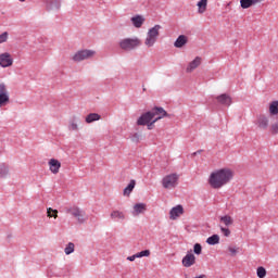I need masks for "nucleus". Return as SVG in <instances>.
<instances>
[{
	"instance_id": "b1692460",
	"label": "nucleus",
	"mask_w": 278,
	"mask_h": 278,
	"mask_svg": "<svg viewBox=\"0 0 278 278\" xmlns=\"http://www.w3.org/2000/svg\"><path fill=\"white\" fill-rule=\"evenodd\" d=\"M112 220H125V213L122 211H113L111 213Z\"/></svg>"
},
{
	"instance_id": "58836bf2",
	"label": "nucleus",
	"mask_w": 278,
	"mask_h": 278,
	"mask_svg": "<svg viewBox=\"0 0 278 278\" xmlns=\"http://www.w3.org/2000/svg\"><path fill=\"white\" fill-rule=\"evenodd\" d=\"M228 251H229L230 255H237V253H238V249L233 248V247H229Z\"/></svg>"
},
{
	"instance_id": "ddd939ff",
	"label": "nucleus",
	"mask_w": 278,
	"mask_h": 278,
	"mask_svg": "<svg viewBox=\"0 0 278 278\" xmlns=\"http://www.w3.org/2000/svg\"><path fill=\"white\" fill-rule=\"evenodd\" d=\"M202 62H203V59H201V56H197L193 61H191L188 64L186 72L192 73L193 71H197V68H199L201 66Z\"/></svg>"
},
{
	"instance_id": "39448f33",
	"label": "nucleus",
	"mask_w": 278,
	"mask_h": 278,
	"mask_svg": "<svg viewBox=\"0 0 278 278\" xmlns=\"http://www.w3.org/2000/svg\"><path fill=\"white\" fill-rule=\"evenodd\" d=\"M178 181H179V175L169 174L163 178L162 186L166 190H173V188H177Z\"/></svg>"
},
{
	"instance_id": "6e6552de",
	"label": "nucleus",
	"mask_w": 278,
	"mask_h": 278,
	"mask_svg": "<svg viewBox=\"0 0 278 278\" xmlns=\"http://www.w3.org/2000/svg\"><path fill=\"white\" fill-rule=\"evenodd\" d=\"M12 64H14V59H12V54H10V52L0 54V66L2 68H10Z\"/></svg>"
},
{
	"instance_id": "bb28decb",
	"label": "nucleus",
	"mask_w": 278,
	"mask_h": 278,
	"mask_svg": "<svg viewBox=\"0 0 278 278\" xmlns=\"http://www.w3.org/2000/svg\"><path fill=\"white\" fill-rule=\"evenodd\" d=\"M206 242L214 247V244H218L220 242V237L218 235H213L206 239Z\"/></svg>"
},
{
	"instance_id": "c756f323",
	"label": "nucleus",
	"mask_w": 278,
	"mask_h": 278,
	"mask_svg": "<svg viewBox=\"0 0 278 278\" xmlns=\"http://www.w3.org/2000/svg\"><path fill=\"white\" fill-rule=\"evenodd\" d=\"M149 255H151V251L150 250H143L141 252L136 253L135 257H137V258L149 257Z\"/></svg>"
},
{
	"instance_id": "2eb2a0df",
	"label": "nucleus",
	"mask_w": 278,
	"mask_h": 278,
	"mask_svg": "<svg viewBox=\"0 0 278 278\" xmlns=\"http://www.w3.org/2000/svg\"><path fill=\"white\" fill-rule=\"evenodd\" d=\"M181 214H184V206L177 205L170 210L169 218H170V220H177V218H179V216H181Z\"/></svg>"
},
{
	"instance_id": "a878e982",
	"label": "nucleus",
	"mask_w": 278,
	"mask_h": 278,
	"mask_svg": "<svg viewBox=\"0 0 278 278\" xmlns=\"http://www.w3.org/2000/svg\"><path fill=\"white\" fill-rule=\"evenodd\" d=\"M269 114H270V116H277V114H278V101H273L269 104Z\"/></svg>"
},
{
	"instance_id": "e433bc0d",
	"label": "nucleus",
	"mask_w": 278,
	"mask_h": 278,
	"mask_svg": "<svg viewBox=\"0 0 278 278\" xmlns=\"http://www.w3.org/2000/svg\"><path fill=\"white\" fill-rule=\"evenodd\" d=\"M155 119H152V122H149L148 124H146V126L148 127L149 130H151L155 127Z\"/></svg>"
},
{
	"instance_id": "423d86ee",
	"label": "nucleus",
	"mask_w": 278,
	"mask_h": 278,
	"mask_svg": "<svg viewBox=\"0 0 278 278\" xmlns=\"http://www.w3.org/2000/svg\"><path fill=\"white\" fill-rule=\"evenodd\" d=\"M10 103V92L8 91V86L0 83V108H3Z\"/></svg>"
},
{
	"instance_id": "7ed1b4c3",
	"label": "nucleus",
	"mask_w": 278,
	"mask_h": 278,
	"mask_svg": "<svg viewBox=\"0 0 278 278\" xmlns=\"http://www.w3.org/2000/svg\"><path fill=\"white\" fill-rule=\"evenodd\" d=\"M140 45H142V41L138 37L124 38L119 41V48L123 51H134V49H138Z\"/></svg>"
},
{
	"instance_id": "2f4dec72",
	"label": "nucleus",
	"mask_w": 278,
	"mask_h": 278,
	"mask_svg": "<svg viewBox=\"0 0 278 278\" xmlns=\"http://www.w3.org/2000/svg\"><path fill=\"white\" fill-rule=\"evenodd\" d=\"M193 253H195V255H201V253H203V247H201V243H195L193 245Z\"/></svg>"
},
{
	"instance_id": "c85d7f7f",
	"label": "nucleus",
	"mask_w": 278,
	"mask_h": 278,
	"mask_svg": "<svg viewBox=\"0 0 278 278\" xmlns=\"http://www.w3.org/2000/svg\"><path fill=\"white\" fill-rule=\"evenodd\" d=\"M65 255H71V253L75 252V243L70 242L66 247H65Z\"/></svg>"
},
{
	"instance_id": "79ce46f5",
	"label": "nucleus",
	"mask_w": 278,
	"mask_h": 278,
	"mask_svg": "<svg viewBox=\"0 0 278 278\" xmlns=\"http://www.w3.org/2000/svg\"><path fill=\"white\" fill-rule=\"evenodd\" d=\"M20 1L24 2L25 0H20Z\"/></svg>"
},
{
	"instance_id": "473e14b6",
	"label": "nucleus",
	"mask_w": 278,
	"mask_h": 278,
	"mask_svg": "<svg viewBox=\"0 0 278 278\" xmlns=\"http://www.w3.org/2000/svg\"><path fill=\"white\" fill-rule=\"evenodd\" d=\"M8 173H10V169L5 165L0 166V177H8Z\"/></svg>"
},
{
	"instance_id": "dca6fc26",
	"label": "nucleus",
	"mask_w": 278,
	"mask_h": 278,
	"mask_svg": "<svg viewBox=\"0 0 278 278\" xmlns=\"http://www.w3.org/2000/svg\"><path fill=\"white\" fill-rule=\"evenodd\" d=\"M144 16L142 15H136L131 17V23L134 25V27H136L137 29H140V27H142V25H144Z\"/></svg>"
},
{
	"instance_id": "0eeeda50",
	"label": "nucleus",
	"mask_w": 278,
	"mask_h": 278,
	"mask_svg": "<svg viewBox=\"0 0 278 278\" xmlns=\"http://www.w3.org/2000/svg\"><path fill=\"white\" fill-rule=\"evenodd\" d=\"M67 214H72L74 218H77L78 223H85L86 220V213L79 210L77 206H72L67 210Z\"/></svg>"
},
{
	"instance_id": "5701e85b",
	"label": "nucleus",
	"mask_w": 278,
	"mask_h": 278,
	"mask_svg": "<svg viewBox=\"0 0 278 278\" xmlns=\"http://www.w3.org/2000/svg\"><path fill=\"white\" fill-rule=\"evenodd\" d=\"M134 188H136V180H130L128 186L124 189V192H123L124 197H129V194L134 192Z\"/></svg>"
},
{
	"instance_id": "72a5a7b5",
	"label": "nucleus",
	"mask_w": 278,
	"mask_h": 278,
	"mask_svg": "<svg viewBox=\"0 0 278 278\" xmlns=\"http://www.w3.org/2000/svg\"><path fill=\"white\" fill-rule=\"evenodd\" d=\"M256 274H257V277H258V278H264V277H266V268H264V267H258V268L256 269Z\"/></svg>"
},
{
	"instance_id": "9d476101",
	"label": "nucleus",
	"mask_w": 278,
	"mask_h": 278,
	"mask_svg": "<svg viewBox=\"0 0 278 278\" xmlns=\"http://www.w3.org/2000/svg\"><path fill=\"white\" fill-rule=\"evenodd\" d=\"M152 114H154V123H157V121H162V118L168 117V113L166 112V110H164V108L161 106H155L154 109H152Z\"/></svg>"
},
{
	"instance_id": "f3484780",
	"label": "nucleus",
	"mask_w": 278,
	"mask_h": 278,
	"mask_svg": "<svg viewBox=\"0 0 278 278\" xmlns=\"http://www.w3.org/2000/svg\"><path fill=\"white\" fill-rule=\"evenodd\" d=\"M217 103H220V105H231V97L229 94H220L216 97Z\"/></svg>"
},
{
	"instance_id": "4be33fe9",
	"label": "nucleus",
	"mask_w": 278,
	"mask_h": 278,
	"mask_svg": "<svg viewBox=\"0 0 278 278\" xmlns=\"http://www.w3.org/2000/svg\"><path fill=\"white\" fill-rule=\"evenodd\" d=\"M206 11H207V0H200L198 2V13L205 14Z\"/></svg>"
},
{
	"instance_id": "6ab92c4d",
	"label": "nucleus",
	"mask_w": 278,
	"mask_h": 278,
	"mask_svg": "<svg viewBox=\"0 0 278 278\" xmlns=\"http://www.w3.org/2000/svg\"><path fill=\"white\" fill-rule=\"evenodd\" d=\"M147 210V204L144 203H137L134 205V216H138L140 214H144V211Z\"/></svg>"
},
{
	"instance_id": "1a4fd4ad",
	"label": "nucleus",
	"mask_w": 278,
	"mask_h": 278,
	"mask_svg": "<svg viewBox=\"0 0 278 278\" xmlns=\"http://www.w3.org/2000/svg\"><path fill=\"white\" fill-rule=\"evenodd\" d=\"M255 125L258 129L266 131V129H268V125H270V119L268 116L261 114L256 117Z\"/></svg>"
},
{
	"instance_id": "cd10ccee",
	"label": "nucleus",
	"mask_w": 278,
	"mask_h": 278,
	"mask_svg": "<svg viewBox=\"0 0 278 278\" xmlns=\"http://www.w3.org/2000/svg\"><path fill=\"white\" fill-rule=\"evenodd\" d=\"M269 134L271 136H278V122H274L269 125Z\"/></svg>"
},
{
	"instance_id": "a19ab883",
	"label": "nucleus",
	"mask_w": 278,
	"mask_h": 278,
	"mask_svg": "<svg viewBox=\"0 0 278 278\" xmlns=\"http://www.w3.org/2000/svg\"><path fill=\"white\" fill-rule=\"evenodd\" d=\"M198 153H203V150H199L197 152H193L192 155H198Z\"/></svg>"
},
{
	"instance_id": "f704fd0d",
	"label": "nucleus",
	"mask_w": 278,
	"mask_h": 278,
	"mask_svg": "<svg viewBox=\"0 0 278 278\" xmlns=\"http://www.w3.org/2000/svg\"><path fill=\"white\" fill-rule=\"evenodd\" d=\"M8 38H10V34L8 31H4L0 35V45H3V42H8Z\"/></svg>"
},
{
	"instance_id": "ea45409f",
	"label": "nucleus",
	"mask_w": 278,
	"mask_h": 278,
	"mask_svg": "<svg viewBox=\"0 0 278 278\" xmlns=\"http://www.w3.org/2000/svg\"><path fill=\"white\" fill-rule=\"evenodd\" d=\"M138 256H136V254L127 257L128 262H135Z\"/></svg>"
},
{
	"instance_id": "20e7f679",
	"label": "nucleus",
	"mask_w": 278,
	"mask_h": 278,
	"mask_svg": "<svg viewBox=\"0 0 278 278\" xmlns=\"http://www.w3.org/2000/svg\"><path fill=\"white\" fill-rule=\"evenodd\" d=\"M97 55V52L94 50H78L73 56L72 60L74 62H84V60H90Z\"/></svg>"
},
{
	"instance_id": "4468645a",
	"label": "nucleus",
	"mask_w": 278,
	"mask_h": 278,
	"mask_svg": "<svg viewBox=\"0 0 278 278\" xmlns=\"http://www.w3.org/2000/svg\"><path fill=\"white\" fill-rule=\"evenodd\" d=\"M49 168L53 173V175H58L60 173V168H62V163L55 159H51L49 162Z\"/></svg>"
},
{
	"instance_id": "37998d69",
	"label": "nucleus",
	"mask_w": 278,
	"mask_h": 278,
	"mask_svg": "<svg viewBox=\"0 0 278 278\" xmlns=\"http://www.w3.org/2000/svg\"><path fill=\"white\" fill-rule=\"evenodd\" d=\"M50 1H53V0H50Z\"/></svg>"
},
{
	"instance_id": "4c0bfd02",
	"label": "nucleus",
	"mask_w": 278,
	"mask_h": 278,
	"mask_svg": "<svg viewBox=\"0 0 278 278\" xmlns=\"http://www.w3.org/2000/svg\"><path fill=\"white\" fill-rule=\"evenodd\" d=\"M70 129H71L72 131H77V129H78L77 123L72 122V123L70 124Z\"/></svg>"
},
{
	"instance_id": "7c9ffc66",
	"label": "nucleus",
	"mask_w": 278,
	"mask_h": 278,
	"mask_svg": "<svg viewBox=\"0 0 278 278\" xmlns=\"http://www.w3.org/2000/svg\"><path fill=\"white\" fill-rule=\"evenodd\" d=\"M47 214L49 218H58V210H53L51 207H49L47 210Z\"/></svg>"
},
{
	"instance_id": "f257e3e1",
	"label": "nucleus",
	"mask_w": 278,
	"mask_h": 278,
	"mask_svg": "<svg viewBox=\"0 0 278 278\" xmlns=\"http://www.w3.org/2000/svg\"><path fill=\"white\" fill-rule=\"evenodd\" d=\"M233 179V169L224 167L213 170L208 176V185L213 190L225 188Z\"/></svg>"
},
{
	"instance_id": "9b49d317",
	"label": "nucleus",
	"mask_w": 278,
	"mask_h": 278,
	"mask_svg": "<svg viewBox=\"0 0 278 278\" xmlns=\"http://www.w3.org/2000/svg\"><path fill=\"white\" fill-rule=\"evenodd\" d=\"M181 264L185 268H192L194 264H197V256L192 254V252H188L181 261Z\"/></svg>"
},
{
	"instance_id": "f03ea898",
	"label": "nucleus",
	"mask_w": 278,
	"mask_h": 278,
	"mask_svg": "<svg viewBox=\"0 0 278 278\" xmlns=\"http://www.w3.org/2000/svg\"><path fill=\"white\" fill-rule=\"evenodd\" d=\"M162 29L161 25H155L154 27L150 28L147 33V37L144 40L146 47L151 49L157 42V38H160V30Z\"/></svg>"
},
{
	"instance_id": "f8f14e48",
	"label": "nucleus",
	"mask_w": 278,
	"mask_h": 278,
	"mask_svg": "<svg viewBox=\"0 0 278 278\" xmlns=\"http://www.w3.org/2000/svg\"><path fill=\"white\" fill-rule=\"evenodd\" d=\"M153 111H149L143 113L137 121V125L139 126H144V125H149V123H151L153 121Z\"/></svg>"
},
{
	"instance_id": "c9c22d12",
	"label": "nucleus",
	"mask_w": 278,
	"mask_h": 278,
	"mask_svg": "<svg viewBox=\"0 0 278 278\" xmlns=\"http://www.w3.org/2000/svg\"><path fill=\"white\" fill-rule=\"evenodd\" d=\"M220 231L226 238H229L231 236V230H229V228H225L222 226Z\"/></svg>"
},
{
	"instance_id": "aec40b11",
	"label": "nucleus",
	"mask_w": 278,
	"mask_h": 278,
	"mask_svg": "<svg viewBox=\"0 0 278 278\" xmlns=\"http://www.w3.org/2000/svg\"><path fill=\"white\" fill-rule=\"evenodd\" d=\"M262 0H240L241 8L243 10H248L251 5H255L256 3H261Z\"/></svg>"
},
{
	"instance_id": "393cba45",
	"label": "nucleus",
	"mask_w": 278,
	"mask_h": 278,
	"mask_svg": "<svg viewBox=\"0 0 278 278\" xmlns=\"http://www.w3.org/2000/svg\"><path fill=\"white\" fill-rule=\"evenodd\" d=\"M85 121L88 124L94 123V121H101V115H99L98 113H90L89 115H87Z\"/></svg>"
},
{
	"instance_id": "412c9836",
	"label": "nucleus",
	"mask_w": 278,
	"mask_h": 278,
	"mask_svg": "<svg viewBox=\"0 0 278 278\" xmlns=\"http://www.w3.org/2000/svg\"><path fill=\"white\" fill-rule=\"evenodd\" d=\"M219 223L225 225V227H231V225H233V217L229 215L222 216Z\"/></svg>"
},
{
	"instance_id": "a211bd4d",
	"label": "nucleus",
	"mask_w": 278,
	"mask_h": 278,
	"mask_svg": "<svg viewBox=\"0 0 278 278\" xmlns=\"http://www.w3.org/2000/svg\"><path fill=\"white\" fill-rule=\"evenodd\" d=\"M185 45H188V37L185 35H180L176 39L174 47H176V49H181V47H185Z\"/></svg>"
}]
</instances>
